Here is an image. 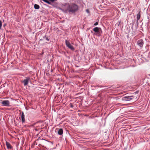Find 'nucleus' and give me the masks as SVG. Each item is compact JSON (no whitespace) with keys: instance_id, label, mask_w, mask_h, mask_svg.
<instances>
[{"instance_id":"obj_1","label":"nucleus","mask_w":150,"mask_h":150,"mask_svg":"<svg viewBox=\"0 0 150 150\" xmlns=\"http://www.w3.org/2000/svg\"><path fill=\"white\" fill-rule=\"evenodd\" d=\"M78 9V6L75 4H71L69 5V10L70 12H74Z\"/></svg>"},{"instance_id":"obj_2","label":"nucleus","mask_w":150,"mask_h":150,"mask_svg":"<svg viewBox=\"0 0 150 150\" xmlns=\"http://www.w3.org/2000/svg\"><path fill=\"white\" fill-rule=\"evenodd\" d=\"M134 96H126L123 97L122 98V100L124 101H129L132 99L134 98Z\"/></svg>"},{"instance_id":"obj_3","label":"nucleus","mask_w":150,"mask_h":150,"mask_svg":"<svg viewBox=\"0 0 150 150\" xmlns=\"http://www.w3.org/2000/svg\"><path fill=\"white\" fill-rule=\"evenodd\" d=\"M65 43L67 46L69 48L72 50H74V47L70 44V42L67 40L65 41Z\"/></svg>"},{"instance_id":"obj_4","label":"nucleus","mask_w":150,"mask_h":150,"mask_svg":"<svg viewBox=\"0 0 150 150\" xmlns=\"http://www.w3.org/2000/svg\"><path fill=\"white\" fill-rule=\"evenodd\" d=\"M93 30L97 34H99L101 33L102 31L101 29L100 28L96 27L93 29Z\"/></svg>"},{"instance_id":"obj_5","label":"nucleus","mask_w":150,"mask_h":150,"mask_svg":"<svg viewBox=\"0 0 150 150\" xmlns=\"http://www.w3.org/2000/svg\"><path fill=\"white\" fill-rule=\"evenodd\" d=\"M1 104L4 106H8L10 105V102L8 100H5L3 101Z\"/></svg>"},{"instance_id":"obj_6","label":"nucleus","mask_w":150,"mask_h":150,"mask_svg":"<svg viewBox=\"0 0 150 150\" xmlns=\"http://www.w3.org/2000/svg\"><path fill=\"white\" fill-rule=\"evenodd\" d=\"M30 79V78L27 77L25 78V79H24L23 81V82L24 83V86H26L28 84L29 81Z\"/></svg>"},{"instance_id":"obj_7","label":"nucleus","mask_w":150,"mask_h":150,"mask_svg":"<svg viewBox=\"0 0 150 150\" xmlns=\"http://www.w3.org/2000/svg\"><path fill=\"white\" fill-rule=\"evenodd\" d=\"M137 45L140 47H142L144 44V41L142 39L139 40L137 42Z\"/></svg>"},{"instance_id":"obj_8","label":"nucleus","mask_w":150,"mask_h":150,"mask_svg":"<svg viewBox=\"0 0 150 150\" xmlns=\"http://www.w3.org/2000/svg\"><path fill=\"white\" fill-rule=\"evenodd\" d=\"M6 145L8 149H11L12 148V147L9 142H6Z\"/></svg>"},{"instance_id":"obj_9","label":"nucleus","mask_w":150,"mask_h":150,"mask_svg":"<svg viewBox=\"0 0 150 150\" xmlns=\"http://www.w3.org/2000/svg\"><path fill=\"white\" fill-rule=\"evenodd\" d=\"M21 118L22 122L23 123L25 122V115L23 112H22L21 115Z\"/></svg>"},{"instance_id":"obj_10","label":"nucleus","mask_w":150,"mask_h":150,"mask_svg":"<svg viewBox=\"0 0 150 150\" xmlns=\"http://www.w3.org/2000/svg\"><path fill=\"white\" fill-rule=\"evenodd\" d=\"M58 134L59 135H62L63 133V129L61 128L58 129Z\"/></svg>"},{"instance_id":"obj_11","label":"nucleus","mask_w":150,"mask_h":150,"mask_svg":"<svg viewBox=\"0 0 150 150\" xmlns=\"http://www.w3.org/2000/svg\"><path fill=\"white\" fill-rule=\"evenodd\" d=\"M140 11L139 12V13L137 15V21L140 18Z\"/></svg>"},{"instance_id":"obj_12","label":"nucleus","mask_w":150,"mask_h":150,"mask_svg":"<svg viewBox=\"0 0 150 150\" xmlns=\"http://www.w3.org/2000/svg\"><path fill=\"white\" fill-rule=\"evenodd\" d=\"M39 8L40 6L36 4H35L34 5V8L35 9H38Z\"/></svg>"},{"instance_id":"obj_13","label":"nucleus","mask_w":150,"mask_h":150,"mask_svg":"<svg viewBox=\"0 0 150 150\" xmlns=\"http://www.w3.org/2000/svg\"><path fill=\"white\" fill-rule=\"evenodd\" d=\"M2 22L0 20V29H1V26H2Z\"/></svg>"},{"instance_id":"obj_14","label":"nucleus","mask_w":150,"mask_h":150,"mask_svg":"<svg viewBox=\"0 0 150 150\" xmlns=\"http://www.w3.org/2000/svg\"><path fill=\"white\" fill-rule=\"evenodd\" d=\"M98 22H96L94 24V25H98Z\"/></svg>"},{"instance_id":"obj_15","label":"nucleus","mask_w":150,"mask_h":150,"mask_svg":"<svg viewBox=\"0 0 150 150\" xmlns=\"http://www.w3.org/2000/svg\"><path fill=\"white\" fill-rule=\"evenodd\" d=\"M47 3L49 4H51V3L49 1H48L47 2Z\"/></svg>"},{"instance_id":"obj_16","label":"nucleus","mask_w":150,"mask_h":150,"mask_svg":"<svg viewBox=\"0 0 150 150\" xmlns=\"http://www.w3.org/2000/svg\"><path fill=\"white\" fill-rule=\"evenodd\" d=\"M44 1L45 2L47 3V2L48 1V0H42Z\"/></svg>"},{"instance_id":"obj_17","label":"nucleus","mask_w":150,"mask_h":150,"mask_svg":"<svg viewBox=\"0 0 150 150\" xmlns=\"http://www.w3.org/2000/svg\"><path fill=\"white\" fill-rule=\"evenodd\" d=\"M86 12H87V13H89V11L88 9L86 10Z\"/></svg>"},{"instance_id":"obj_18","label":"nucleus","mask_w":150,"mask_h":150,"mask_svg":"<svg viewBox=\"0 0 150 150\" xmlns=\"http://www.w3.org/2000/svg\"><path fill=\"white\" fill-rule=\"evenodd\" d=\"M46 39L47 40V41H48L49 40V39L48 38H46Z\"/></svg>"},{"instance_id":"obj_19","label":"nucleus","mask_w":150,"mask_h":150,"mask_svg":"<svg viewBox=\"0 0 150 150\" xmlns=\"http://www.w3.org/2000/svg\"><path fill=\"white\" fill-rule=\"evenodd\" d=\"M91 33H93V32H92V31H91Z\"/></svg>"}]
</instances>
